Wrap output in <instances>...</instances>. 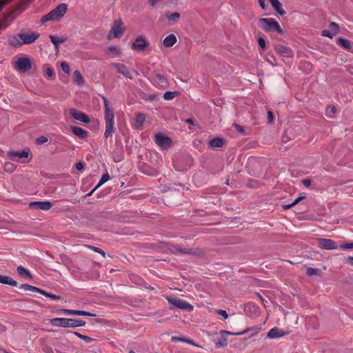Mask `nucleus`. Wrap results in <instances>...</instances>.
<instances>
[{
    "instance_id": "nucleus-1",
    "label": "nucleus",
    "mask_w": 353,
    "mask_h": 353,
    "mask_svg": "<svg viewBox=\"0 0 353 353\" xmlns=\"http://www.w3.org/2000/svg\"><path fill=\"white\" fill-rule=\"evenodd\" d=\"M67 10L68 7L66 4L60 3L49 13L43 15L41 18V23H45L48 21H59L64 16Z\"/></svg>"
},
{
    "instance_id": "nucleus-2",
    "label": "nucleus",
    "mask_w": 353,
    "mask_h": 353,
    "mask_svg": "<svg viewBox=\"0 0 353 353\" xmlns=\"http://www.w3.org/2000/svg\"><path fill=\"white\" fill-rule=\"evenodd\" d=\"M259 22L262 24L263 29L265 32L276 30L278 33L281 34L283 30L279 23L272 18H260Z\"/></svg>"
},
{
    "instance_id": "nucleus-3",
    "label": "nucleus",
    "mask_w": 353,
    "mask_h": 353,
    "mask_svg": "<svg viewBox=\"0 0 353 353\" xmlns=\"http://www.w3.org/2000/svg\"><path fill=\"white\" fill-rule=\"evenodd\" d=\"M105 121V130L104 132V137L105 138L112 137V134L115 132L116 128L114 125V114H108L104 115Z\"/></svg>"
},
{
    "instance_id": "nucleus-4",
    "label": "nucleus",
    "mask_w": 353,
    "mask_h": 353,
    "mask_svg": "<svg viewBox=\"0 0 353 353\" xmlns=\"http://www.w3.org/2000/svg\"><path fill=\"white\" fill-rule=\"evenodd\" d=\"M52 325L62 327H75V319L68 318H54L50 320Z\"/></svg>"
},
{
    "instance_id": "nucleus-5",
    "label": "nucleus",
    "mask_w": 353,
    "mask_h": 353,
    "mask_svg": "<svg viewBox=\"0 0 353 353\" xmlns=\"http://www.w3.org/2000/svg\"><path fill=\"white\" fill-rule=\"evenodd\" d=\"M19 38L22 40L23 45H29L33 43L37 40L40 34L33 31H21L19 33Z\"/></svg>"
},
{
    "instance_id": "nucleus-6",
    "label": "nucleus",
    "mask_w": 353,
    "mask_h": 353,
    "mask_svg": "<svg viewBox=\"0 0 353 353\" xmlns=\"http://www.w3.org/2000/svg\"><path fill=\"white\" fill-rule=\"evenodd\" d=\"M124 33V28L123 23L121 20L115 21L109 34L108 35V39L113 38L121 37Z\"/></svg>"
},
{
    "instance_id": "nucleus-7",
    "label": "nucleus",
    "mask_w": 353,
    "mask_h": 353,
    "mask_svg": "<svg viewBox=\"0 0 353 353\" xmlns=\"http://www.w3.org/2000/svg\"><path fill=\"white\" fill-rule=\"evenodd\" d=\"M167 300L170 304L173 305L176 308L189 312L193 310V306L185 301L171 296H168Z\"/></svg>"
},
{
    "instance_id": "nucleus-8",
    "label": "nucleus",
    "mask_w": 353,
    "mask_h": 353,
    "mask_svg": "<svg viewBox=\"0 0 353 353\" xmlns=\"http://www.w3.org/2000/svg\"><path fill=\"white\" fill-rule=\"evenodd\" d=\"M154 141L163 150L170 148L172 144L171 139L162 133L155 134Z\"/></svg>"
},
{
    "instance_id": "nucleus-9",
    "label": "nucleus",
    "mask_w": 353,
    "mask_h": 353,
    "mask_svg": "<svg viewBox=\"0 0 353 353\" xmlns=\"http://www.w3.org/2000/svg\"><path fill=\"white\" fill-rule=\"evenodd\" d=\"M148 41L143 36H139L132 45V48L138 52L144 51L149 46Z\"/></svg>"
},
{
    "instance_id": "nucleus-10",
    "label": "nucleus",
    "mask_w": 353,
    "mask_h": 353,
    "mask_svg": "<svg viewBox=\"0 0 353 353\" xmlns=\"http://www.w3.org/2000/svg\"><path fill=\"white\" fill-rule=\"evenodd\" d=\"M32 64L28 57H21L15 63V69L19 72H25L31 68Z\"/></svg>"
},
{
    "instance_id": "nucleus-11",
    "label": "nucleus",
    "mask_w": 353,
    "mask_h": 353,
    "mask_svg": "<svg viewBox=\"0 0 353 353\" xmlns=\"http://www.w3.org/2000/svg\"><path fill=\"white\" fill-rule=\"evenodd\" d=\"M69 113L72 118L83 123H88L90 121L89 117L84 112L75 108L69 109Z\"/></svg>"
},
{
    "instance_id": "nucleus-12",
    "label": "nucleus",
    "mask_w": 353,
    "mask_h": 353,
    "mask_svg": "<svg viewBox=\"0 0 353 353\" xmlns=\"http://www.w3.org/2000/svg\"><path fill=\"white\" fill-rule=\"evenodd\" d=\"M316 245L319 248L324 250H335L337 248L336 242L329 239L319 238L316 240Z\"/></svg>"
},
{
    "instance_id": "nucleus-13",
    "label": "nucleus",
    "mask_w": 353,
    "mask_h": 353,
    "mask_svg": "<svg viewBox=\"0 0 353 353\" xmlns=\"http://www.w3.org/2000/svg\"><path fill=\"white\" fill-rule=\"evenodd\" d=\"M29 207L32 209L48 211L52 208V203L49 201H32L29 203Z\"/></svg>"
},
{
    "instance_id": "nucleus-14",
    "label": "nucleus",
    "mask_w": 353,
    "mask_h": 353,
    "mask_svg": "<svg viewBox=\"0 0 353 353\" xmlns=\"http://www.w3.org/2000/svg\"><path fill=\"white\" fill-rule=\"evenodd\" d=\"M57 312L63 314H72V315H78V316H95V314H92L83 310H69V309H60L57 311Z\"/></svg>"
},
{
    "instance_id": "nucleus-15",
    "label": "nucleus",
    "mask_w": 353,
    "mask_h": 353,
    "mask_svg": "<svg viewBox=\"0 0 353 353\" xmlns=\"http://www.w3.org/2000/svg\"><path fill=\"white\" fill-rule=\"evenodd\" d=\"M275 50L283 57L292 58L294 57L292 50L288 46L279 44L275 46Z\"/></svg>"
},
{
    "instance_id": "nucleus-16",
    "label": "nucleus",
    "mask_w": 353,
    "mask_h": 353,
    "mask_svg": "<svg viewBox=\"0 0 353 353\" xmlns=\"http://www.w3.org/2000/svg\"><path fill=\"white\" fill-rule=\"evenodd\" d=\"M111 65L117 70L118 73L123 75L128 79H132V77L130 75V70L125 65L119 63H112Z\"/></svg>"
},
{
    "instance_id": "nucleus-17",
    "label": "nucleus",
    "mask_w": 353,
    "mask_h": 353,
    "mask_svg": "<svg viewBox=\"0 0 353 353\" xmlns=\"http://www.w3.org/2000/svg\"><path fill=\"white\" fill-rule=\"evenodd\" d=\"M16 18L15 11H11L8 13L0 21V29L5 28L8 26Z\"/></svg>"
},
{
    "instance_id": "nucleus-18",
    "label": "nucleus",
    "mask_w": 353,
    "mask_h": 353,
    "mask_svg": "<svg viewBox=\"0 0 353 353\" xmlns=\"http://www.w3.org/2000/svg\"><path fill=\"white\" fill-rule=\"evenodd\" d=\"M70 130L74 135L78 137L79 139H85L88 136V131L78 126H72L70 128Z\"/></svg>"
},
{
    "instance_id": "nucleus-19",
    "label": "nucleus",
    "mask_w": 353,
    "mask_h": 353,
    "mask_svg": "<svg viewBox=\"0 0 353 353\" xmlns=\"http://www.w3.org/2000/svg\"><path fill=\"white\" fill-rule=\"evenodd\" d=\"M17 272L18 275L21 277L22 279H24L26 280H31L32 279V274L30 272L25 268L22 265H19L17 268Z\"/></svg>"
},
{
    "instance_id": "nucleus-20",
    "label": "nucleus",
    "mask_w": 353,
    "mask_h": 353,
    "mask_svg": "<svg viewBox=\"0 0 353 353\" xmlns=\"http://www.w3.org/2000/svg\"><path fill=\"white\" fill-rule=\"evenodd\" d=\"M9 45L13 48H18L23 45L22 40L19 38V34L8 37Z\"/></svg>"
},
{
    "instance_id": "nucleus-21",
    "label": "nucleus",
    "mask_w": 353,
    "mask_h": 353,
    "mask_svg": "<svg viewBox=\"0 0 353 353\" xmlns=\"http://www.w3.org/2000/svg\"><path fill=\"white\" fill-rule=\"evenodd\" d=\"M177 41L176 37L174 34H170L168 35L163 39V45L166 48L172 47Z\"/></svg>"
},
{
    "instance_id": "nucleus-22",
    "label": "nucleus",
    "mask_w": 353,
    "mask_h": 353,
    "mask_svg": "<svg viewBox=\"0 0 353 353\" xmlns=\"http://www.w3.org/2000/svg\"><path fill=\"white\" fill-rule=\"evenodd\" d=\"M25 289L26 290H30L34 291V292H38L40 294L46 296V297H49V298H50L52 299H54V300H59V299H61V296H58V295H56V294H51V293L47 292L41 290V288H25Z\"/></svg>"
},
{
    "instance_id": "nucleus-23",
    "label": "nucleus",
    "mask_w": 353,
    "mask_h": 353,
    "mask_svg": "<svg viewBox=\"0 0 353 353\" xmlns=\"http://www.w3.org/2000/svg\"><path fill=\"white\" fill-rule=\"evenodd\" d=\"M145 120V116L144 114L138 112L136 114L134 121V127L137 129H141L142 125Z\"/></svg>"
},
{
    "instance_id": "nucleus-24",
    "label": "nucleus",
    "mask_w": 353,
    "mask_h": 353,
    "mask_svg": "<svg viewBox=\"0 0 353 353\" xmlns=\"http://www.w3.org/2000/svg\"><path fill=\"white\" fill-rule=\"evenodd\" d=\"M269 1L275 11H276L280 15H284L285 14V11L283 9L282 5L279 0Z\"/></svg>"
},
{
    "instance_id": "nucleus-25",
    "label": "nucleus",
    "mask_w": 353,
    "mask_h": 353,
    "mask_svg": "<svg viewBox=\"0 0 353 353\" xmlns=\"http://www.w3.org/2000/svg\"><path fill=\"white\" fill-rule=\"evenodd\" d=\"M0 283L8 285L10 286H16L17 282L10 276L0 274Z\"/></svg>"
},
{
    "instance_id": "nucleus-26",
    "label": "nucleus",
    "mask_w": 353,
    "mask_h": 353,
    "mask_svg": "<svg viewBox=\"0 0 353 353\" xmlns=\"http://www.w3.org/2000/svg\"><path fill=\"white\" fill-rule=\"evenodd\" d=\"M283 335V332L282 330L277 327H274L268 332L267 336L270 339H274L282 336Z\"/></svg>"
},
{
    "instance_id": "nucleus-27",
    "label": "nucleus",
    "mask_w": 353,
    "mask_h": 353,
    "mask_svg": "<svg viewBox=\"0 0 353 353\" xmlns=\"http://www.w3.org/2000/svg\"><path fill=\"white\" fill-rule=\"evenodd\" d=\"M8 155L12 158L13 157H16L19 159H26L29 156V152L26 150L18 151V152H10L8 153Z\"/></svg>"
},
{
    "instance_id": "nucleus-28",
    "label": "nucleus",
    "mask_w": 353,
    "mask_h": 353,
    "mask_svg": "<svg viewBox=\"0 0 353 353\" xmlns=\"http://www.w3.org/2000/svg\"><path fill=\"white\" fill-rule=\"evenodd\" d=\"M209 144L213 148H219L223 146V139L219 137L214 138L210 141Z\"/></svg>"
},
{
    "instance_id": "nucleus-29",
    "label": "nucleus",
    "mask_w": 353,
    "mask_h": 353,
    "mask_svg": "<svg viewBox=\"0 0 353 353\" xmlns=\"http://www.w3.org/2000/svg\"><path fill=\"white\" fill-rule=\"evenodd\" d=\"M154 83L161 87H164L167 84L166 79L161 74H157L154 79Z\"/></svg>"
},
{
    "instance_id": "nucleus-30",
    "label": "nucleus",
    "mask_w": 353,
    "mask_h": 353,
    "mask_svg": "<svg viewBox=\"0 0 353 353\" xmlns=\"http://www.w3.org/2000/svg\"><path fill=\"white\" fill-rule=\"evenodd\" d=\"M49 37L56 48L58 47L59 44L65 42L67 39L65 37H57V36L52 34H50Z\"/></svg>"
},
{
    "instance_id": "nucleus-31",
    "label": "nucleus",
    "mask_w": 353,
    "mask_h": 353,
    "mask_svg": "<svg viewBox=\"0 0 353 353\" xmlns=\"http://www.w3.org/2000/svg\"><path fill=\"white\" fill-rule=\"evenodd\" d=\"M73 79L79 85H82L84 82L83 77L79 70H75L73 72Z\"/></svg>"
},
{
    "instance_id": "nucleus-32",
    "label": "nucleus",
    "mask_w": 353,
    "mask_h": 353,
    "mask_svg": "<svg viewBox=\"0 0 353 353\" xmlns=\"http://www.w3.org/2000/svg\"><path fill=\"white\" fill-rule=\"evenodd\" d=\"M336 43L347 50H349L351 47L350 41L343 38H339L336 41Z\"/></svg>"
},
{
    "instance_id": "nucleus-33",
    "label": "nucleus",
    "mask_w": 353,
    "mask_h": 353,
    "mask_svg": "<svg viewBox=\"0 0 353 353\" xmlns=\"http://www.w3.org/2000/svg\"><path fill=\"white\" fill-rule=\"evenodd\" d=\"M306 274L310 276H321L322 274V271L318 268H307L306 270Z\"/></svg>"
},
{
    "instance_id": "nucleus-34",
    "label": "nucleus",
    "mask_w": 353,
    "mask_h": 353,
    "mask_svg": "<svg viewBox=\"0 0 353 353\" xmlns=\"http://www.w3.org/2000/svg\"><path fill=\"white\" fill-rule=\"evenodd\" d=\"M102 100H103V105H104V110H105V114L104 115H108V114H114L113 111L111 110V108L109 107V104H108V99L104 97V96H102Z\"/></svg>"
},
{
    "instance_id": "nucleus-35",
    "label": "nucleus",
    "mask_w": 353,
    "mask_h": 353,
    "mask_svg": "<svg viewBox=\"0 0 353 353\" xmlns=\"http://www.w3.org/2000/svg\"><path fill=\"white\" fill-rule=\"evenodd\" d=\"M304 199H305V196H300L298 198H296L292 203L288 205H283V208L284 210H288L294 206L298 203H299L301 201L303 200Z\"/></svg>"
},
{
    "instance_id": "nucleus-36",
    "label": "nucleus",
    "mask_w": 353,
    "mask_h": 353,
    "mask_svg": "<svg viewBox=\"0 0 353 353\" xmlns=\"http://www.w3.org/2000/svg\"><path fill=\"white\" fill-rule=\"evenodd\" d=\"M110 179V175L108 172L103 174L100 179L98 184L96 186V188H99L100 186H101L103 183L107 182Z\"/></svg>"
},
{
    "instance_id": "nucleus-37",
    "label": "nucleus",
    "mask_w": 353,
    "mask_h": 353,
    "mask_svg": "<svg viewBox=\"0 0 353 353\" xmlns=\"http://www.w3.org/2000/svg\"><path fill=\"white\" fill-rule=\"evenodd\" d=\"M336 112V108L335 106H329L326 109V116L330 118H334Z\"/></svg>"
},
{
    "instance_id": "nucleus-38",
    "label": "nucleus",
    "mask_w": 353,
    "mask_h": 353,
    "mask_svg": "<svg viewBox=\"0 0 353 353\" xmlns=\"http://www.w3.org/2000/svg\"><path fill=\"white\" fill-rule=\"evenodd\" d=\"M264 284L265 282L263 281L256 279H250V285H252L253 287H262Z\"/></svg>"
},
{
    "instance_id": "nucleus-39",
    "label": "nucleus",
    "mask_w": 353,
    "mask_h": 353,
    "mask_svg": "<svg viewBox=\"0 0 353 353\" xmlns=\"http://www.w3.org/2000/svg\"><path fill=\"white\" fill-rule=\"evenodd\" d=\"M112 57H117L120 54V50L116 46H110L108 49Z\"/></svg>"
},
{
    "instance_id": "nucleus-40",
    "label": "nucleus",
    "mask_w": 353,
    "mask_h": 353,
    "mask_svg": "<svg viewBox=\"0 0 353 353\" xmlns=\"http://www.w3.org/2000/svg\"><path fill=\"white\" fill-rule=\"evenodd\" d=\"M173 252L175 254L180 253V254H189L192 253L191 250L186 249V248H181L180 247H175L174 250Z\"/></svg>"
},
{
    "instance_id": "nucleus-41",
    "label": "nucleus",
    "mask_w": 353,
    "mask_h": 353,
    "mask_svg": "<svg viewBox=\"0 0 353 353\" xmlns=\"http://www.w3.org/2000/svg\"><path fill=\"white\" fill-rule=\"evenodd\" d=\"M85 246L87 247L88 248L92 250V251H94L95 252L99 253L100 254H101L103 256V257L105 256V252L103 250H101V248H99L98 247H94V246H92V245H85Z\"/></svg>"
},
{
    "instance_id": "nucleus-42",
    "label": "nucleus",
    "mask_w": 353,
    "mask_h": 353,
    "mask_svg": "<svg viewBox=\"0 0 353 353\" xmlns=\"http://www.w3.org/2000/svg\"><path fill=\"white\" fill-rule=\"evenodd\" d=\"M172 341H179L186 342V343H190V344L193 345H196V344L192 341H191L190 339H185V338L172 336Z\"/></svg>"
},
{
    "instance_id": "nucleus-43",
    "label": "nucleus",
    "mask_w": 353,
    "mask_h": 353,
    "mask_svg": "<svg viewBox=\"0 0 353 353\" xmlns=\"http://www.w3.org/2000/svg\"><path fill=\"white\" fill-rule=\"evenodd\" d=\"M166 17L167 18L170 20V21H177L179 17H180V14L179 12H173V13H171V14H166Z\"/></svg>"
},
{
    "instance_id": "nucleus-44",
    "label": "nucleus",
    "mask_w": 353,
    "mask_h": 353,
    "mask_svg": "<svg viewBox=\"0 0 353 353\" xmlns=\"http://www.w3.org/2000/svg\"><path fill=\"white\" fill-rule=\"evenodd\" d=\"M177 94V92H171V91H168V92H165L163 94V99L165 100H172V99H174V97H175V95Z\"/></svg>"
},
{
    "instance_id": "nucleus-45",
    "label": "nucleus",
    "mask_w": 353,
    "mask_h": 353,
    "mask_svg": "<svg viewBox=\"0 0 353 353\" xmlns=\"http://www.w3.org/2000/svg\"><path fill=\"white\" fill-rule=\"evenodd\" d=\"M45 76L49 79H52L54 77V72L52 68H47L45 71Z\"/></svg>"
},
{
    "instance_id": "nucleus-46",
    "label": "nucleus",
    "mask_w": 353,
    "mask_h": 353,
    "mask_svg": "<svg viewBox=\"0 0 353 353\" xmlns=\"http://www.w3.org/2000/svg\"><path fill=\"white\" fill-rule=\"evenodd\" d=\"M61 67L62 70L65 73H67V74L70 73V67H69V65L66 62H62L61 64Z\"/></svg>"
},
{
    "instance_id": "nucleus-47",
    "label": "nucleus",
    "mask_w": 353,
    "mask_h": 353,
    "mask_svg": "<svg viewBox=\"0 0 353 353\" xmlns=\"http://www.w3.org/2000/svg\"><path fill=\"white\" fill-rule=\"evenodd\" d=\"M330 28L334 32V34H336L339 30V26L335 22H331L330 23Z\"/></svg>"
},
{
    "instance_id": "nucleus-48",
    "label": "nucleus",
    "mask_w": 353,
    "mask_h": 353,
    "mask_svg": "<svg viewBox=\"0 0 353 353\" xmlns=\"http://www.w3.org/2000/svg\"><path fill=\"white\" fill-rule=\"evenodd\" d=\"M48 137H45V136H41L38 138L36 139V143L37 144H42V143H45L48 141Z\"/></svg>"
},
{
    "instance_id": "nucleus-49",
    "label": "nucleus",
    "mask_w": 353,
    "mask_h": 353,
    "mask_svg": "<svg viewBox=\"0 0 353 353\" xmlns=\"http://www.w3.org/2000/svg\"><path fill=\"white\" fill-rule=\"evenodd\" d=\"M227 340L225 338L222 337L220 340H219L217 342H216V347L218 348L221 347L225 344H226Z\"/></svg>"
},
{
    "instance_id": "nucleus-50",
    "label": "nucleus",
    "mask_w": 353,
    "mask_h": 353,
    "mask_svg": "<svg viewBox=\"0 0 353 353\" xmlns=\"http://www.w3.org/2000/svg\"><path fill=\"white\" fill-rule=\"evenodd\" d=\"M85 163L83 161H79L75 164V168L78 171H83L84 170Z\"/></svg>"
},
{
    "instance_id": "nucleus-51",
    "label": "nucleus",
    "mask_w": 353,
    "mask_h": 353,
    "mask_svg": "<svg viewBox=\"0 0 353 353\" xmlns=\"http://www.w3.org/2000/svg\"><path fill=\"white\" fill-rule=\"evenodd\" d=\"M85 325V322L81 319H75V327H83Z\"/></svg>"
},
{
    "instance_id": "nucleus-52",
    "label": "nucleus",
    "mask_w": 353,
    "mask_h": 353,
    "mask_svg": "<svg viewBox=\"0 0 353 353\" xmlns=\"http://www.w3.org/2000/svg\"><path fill=\"white\" fill-rule=\"evenodd\" d=\"M259 46L260 48H261L263 50L265 48V41L262 37L259 38L258 39Z\"/></svg>"
},
{
    "instance_id": "nucleus-53",
    "label": "nucleus",
    "mask_w": 353,
    "mask_h": 353,
    "mask_svg": "<svg viewBox=\"0 0 353 353\" xmlns=\"http://www.w3.org/2000/svg\"><path fill=\"white\" fill-rule=\"evenodd\" d=\"M217 314L222 316L225 319H228V315L227 314V312L223 310H218L216 311Z\"/></svg>"
},
{
    "instance_id": "nucleus-54",
    "label": "nucleus",
    "mask_w": 353,
    "mask_h": 353,
    "mask_svg": "<svg viewBox=\"0 0 353 353\" xmlns=\"http://www.w3.org/2000/svg\"><path fill=\"white\" fill-rule=\"evenodd\" d=\"M11 0H0V12L3 10L4 6L8 5Z\"/></svg>"
},
{
    "instance_id": "nucleus-55",
    "label": "nucleus",
    "mask_w": 353,
    "mask_h": 353,
    "mask_svg": "<svg viewBox=\"0 0 353 353\" xmlns=\"http://www.w3.org/2000/svg\"><path fill=\"white\" fill-rule=\"evenodd\" d=\"M334 34H335L332 33V32H330V31L326 30H323V31L322 32V35H323V36H324V37H329V38H332V37H333V36H334Z\"/></svg>"
},
{
    "instance_id": "nucleus-56",
    "label": "nucleus",
    "mask_w": 353,
    "mask_h": 353,
    "mask_svg": "<svg viewBox=\"0 0 353 353\" xmlns=\"http://www.w3.org/2000/svg\"><path fill=\"white\" fill-rule=\"evenodd\" d=\"M341 248L342 249H351V248H353V243L343 244V245H341Z\"/></svg>"
},
{
    "instance_id": "nucleus-57",
    "label": "nucleus",
    "mask_w": 353,
    "mask_h": 353,
    "mask_svg": "<svg viewBox=\"0 0 353 353\" xmlns=\"http://www.w3.org/2000/svg\"><path fill=\"white\" fill-rule=\"evenodd\" d=\"M81 339L85 341L86 343H90L94 341L93 339L85 335H82Z\"/></svg>"
},
{
    "instance_id": "nucleus-58",
    "label": "nucleus",
    "mask_w": 353,
    "mask_h": 353,
    "mask_svg": "<svg viewBox=\"0 0 353 353\" xmlns=\"http://www.w3.org/2000/svg\"><path fill=\"white\" fill-rule=\"evenodd\" d=\"M258 1H259L260 6L261 7V8L263 10H266L265 1V0H258Z\"/></svg>"
},
{
    "instance_id": "nucleus-59",
    "label": "nucleus",
    "mask_w": 353,
    "mask_h": 353,
    "mask_svg": "<svg viewBox=\"0 0 353 353\" xmlns=\"http://www.w3.org/2000/svg\"><path fill=\"white\" fill-rule=\"evenodd\" d=\"M268 121H269L270 123L273 121L274 115H273L272 112L268 111Z\"/></svg>"
},
{
    "instance_id": "nucleus-60",
    "label": "nucleus",
    "mask_w": 353,
    "mask_h": 353,
    "mask_svg": "<svg viewBox=\"0 0 353 353\" xmlns=\"http://www.w3.org/2000/svg\"><path fill=\"white\" fill-rule=\"evenodd\" d=\"M65 333L73 334H74L75 336H77V337H79L81 339V337H82V335H83V334H80L79 332H77L65 331Z\"/></svg>"
},
{
    "instance_id": "nucleus-61",
    "label": "nucleus",
    "mask_w": 353,
    "mask_h": 353,
    "mask_svg": "<svg viewBox=\"0 0 353 353\" xmlns=\"http://www.w3.org/2000/svg\"><path fill=\"white\" fill-rule=\"evenodd\" d=\"M303 184L305 186V187H310V185H311V181L309 180V179H305L303 181Z\"/></svg>"
},
{
    "instance_id": "nucleus-62",
    "label": "nucleus",
    "mask_w": 353,
    "mask_h": 353,
    "mask_svg": "<svg viewBox=\"0 0 353 353\" xmlns=\"http://www.w3.org/2000/svg\"><path fill=\"white\" fill-rule=\"evenodd\" d=\"M235 127H236V130H237L239 132H241V133H243V132L244 129H243V128L242 126H241V125H239L236 124V125H235Z\"/></svg>"
},
{
    "instance_id": "nucleus-63",
    "label": "nucleus",
    "mask_w": 353,
    "mask_h": 353,
    "mask_svg": "<svg viewBox=\"0 0 353 353\" xmlns=\"http://www.w3.org/2000/svg\"><path fill=\"white\" fill-rule=\"evenodd\" d=\"M44 350L47 353H54L52 348L50 347H46Z\"/></svg>"
},
{
    "instance_id": "nucleus-64",
    "label": "nucleus",
    "mask_w": 353,
    "mask_h": 353,
    "mask_svg": "<svg viewBox=\"0 0 353 353\" xmlns=\"http://www.w3.org/2000/svg\"><path fill=\"white\" fill-rule=\"evenodd\" d=\"M347 262L351 264L352 265H353V257L352 256H350L347 258Z\"/></svg>"
}]
</instances>
